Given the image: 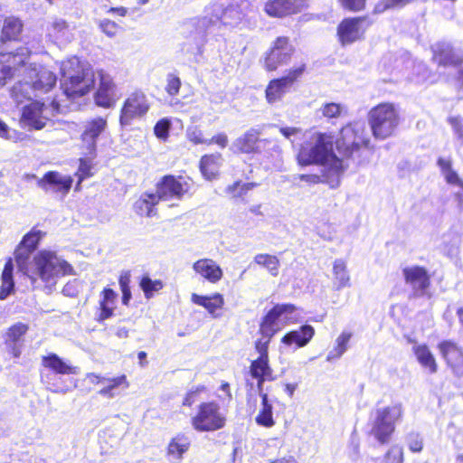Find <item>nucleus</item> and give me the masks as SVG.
Wrapping results in <instances>:
<instances>
[{"mask_svg": "<svg viewBox=\"0 0 463 463\" xmlns=\"http://www.w3.org/2000/svg\"><path fill=\"white\" fill-rule=\"evenodd\" d=\"M18 269L31 281L33 288L52 287L59 277L70 274L71 266L54 251L40 250L32 260L18 265Z\"/></svg>", "mask_w": 463, "mask_h": 463, "instance_id": "f257e3e1", "label": "nucleus"}, {"mask_svg": "<svg viewBox=\"0 0 463 463\" xmlns=\"http://www.w3.org/2000/svg\"><path fill=\"white\" fill-rule=\"evenodd\" d=\"M61 84L63 93L69 99H76L89 93L95 84V73L92 68L81 62L77 57H71L61 62Z\"/></svg>", "mask_w": 463, "mask_h": 463, "instance_id": "f03ea898", "label": "nucleus"}, {"mask_svg": "<svg viewBox=\"0 0 463 463\" xmlns=\"http://www.w3.org/2000/svg\"><path fill=\"white\" fill-rule=\"evenodd\" d=\"M298 159L300 165H324L325 168L335 170V161L344 163L333 152V137L326 133L316 132L302 145Z\"/></svg>", "mask_w": 463, "mask_h": 463, "instance_id": "7ed1b4c3", "label": "nucleus"}, {"mask_svg": "<svg viewBox=\"0 0 463 463\" xmlns=\"http://www.w3.org/2000/svg\"><path fill=\"white\" fill-rule=\"evenodd\" d=\"M28 80L20 81L12 88V97L17 103L24 99H31L52 90L57 81L56 75L43 66L26 68Z\"/></svg>", "mask_w": 463, "mask_h": 463, "instance_id": "20e7f679", "label": "nucleus"}, {"mask_svg": "<svg viewBox=\"0 0 463 463\" xmlns=\"http://www.w3.org/2000/svg\"><path fill=\"white\" fill-rule=\"evenodd\" d=\"M399 109L389 102L381 103L368 113V122L373 137L385 139L392 136L400 124Z\"/></svg>", "mask_w": 463, "mask_h": 463, "instance_id": "39448f33", "label": "nucleus"}, {"mask_svg": "<svg viewBox=\"0 0 463 463\" xmlns=\"http://www.w3.org/2000/svg\"><path fill=\"white\" fill-rule=\"evenodd\" d=\"M401 402L380 407L374 411L371 434L382 444L386 443L395 430V423L402 417Z\"/></svg>", "mask_w": 463, "mask_h": 463, "instance_id": "423d86ee", "label": "nucleus"}, {"mask_svg": "<svg viewBox=\"0 0 463 463\" xmlns=\"http://www.w3.org/2000/svg\"><path fill=\"white\" fill-rule=\"evenodd\" d=\"M369 135L364 121H354L343 127L336 139V148L345 157H351L361 146H367Z\"/></svg>", "mask_w": 463, "mask_h": 463, "instance_id": "0eeeda50", "label": "nucleus"}, {"mask_svg": "<svg viewBox=\"0 0 463 463\" xmlns=\"http://www.w3.org/2000/svg\"><path fill=\"white\" fill-rule=\"evenodd\" d=\"M59 112L60 104L55 99L48 103L38 100L32 101L23 108L21 123L29 128L40 130Z\"/></svg>", "mask_w": 463, "mask_h": 463, "instance_id": "6e6552de", "label": "nucleus"}, {"mask_svg": "<svg viewBox=\"0 0 463 463\" xmlns=\"http://www.w3.org/2000/svg\"><path fill=\"white\" fill-rule=\"evenodd\" d=\"M225 417L221 413L215 402H203L199 406L197 414L192 418L191 423L200 432L214 431L224 427Z\"/></svg>", "mask_w": 463, "mask_h": 463, "instance_id": "1a4fd4ad", "label": "nucleus"}, {"mask_svg": "<svg viewBox=\"0 0 463 463\" xmlns=\"http://www.w3.org/2000/svg\"><path fill=\"white\" fill-rule=\"evenodd\" d=\"M146 96L141 91L131 93L124 101L120 111V125L129 126L133 120L143 118L149 110Z\"/></svg>", "mask_w": 463, "mask_h": 463, "instance_id": "9d476101", "label": "nucleus"}, {"mask_svg": "<svg viewBox=\"0 0 463 463\" xmlns=\"http://www.w3.org/2000/svg\"><path fill=\"white\" fill-rule=\"evenodd\" d=\"M208 15L212 24L221 23L223 25L235 26L242 20L244 14L238 5L220 1L212 5Z\"/></svg>", "mask_w": 463, "mask_h": 463, "instance_id": "9b49d317", "label": "nucleus"}, {"mask_svg": "<svg viewBox=\"0 0 463 463\" xmlns=\"http://www.w3.org/2000/svg\"><path fill=\"white\" fill-rule=\"evenodd\" d=\"M305 65L290 69L286 75L269 81L266 88V99L269 104L279 101L294 82L302 76Z\"/></svg>", "mask_w": 463, "mask_h": 463, "instance_id": "f8f14e48", "label": "nucleus"}, {"mask_svg": "<svg viewBox=\"0 0 463 463\" xmlns=\"http://www.w3.org/2000/svg\"><path fill=\"white\" fill-rule=\"evenodd\" d=\"M294 52L295 48L288 37H278L273 42L270 50L266 53L265 68L268 71L277 70L279 66L287 64Z\"/></svg>", "mask_w": 463, "mask_h": 463, "instance_id": "ddd939ff", "label": "nucleus"}, {"mask_svg": "<svg viewBox=\"0 0 463 463\" xmlns=\"http://www.w3.org/2000/svg\"><path fill=\"white\" fill-rule=\"evenodd\" d=\"M432 61L439 68L456 69L463 63V52L446 42H439L431 46Z\"/></svg>", "mask_w": 463, "mask_h": 463, "instance_id": "4468645a", "label": "nucleus"}, {"mask_svg": "<svg viewBox=\"0 0 463 463\" xmlns=\"http://www.w3.org/2000/svg\"><path fill=\"white\" fill-rule=\"evenodd\" d=\"M190 187V184L184 178L168 175L157 184L156 194L159 201L181 200Z\"/></svg>", "mask_w": 463, "mask_h": 463, "instance_id": "2eb2a0df", "label": "nucleus"}, {"mask_svg": "<svg viewBox=\"0 0 463 463\" xmlns=\"http://www.w3.org/2000/svg\"><path fill=\"white\" fill-rule=\"evenodd\" d=\"M72 178L56 171L47 172L42 178L37 179V185L45 193L66 195L71 190Z\"/></svg>", "mask_w": 463, "mask_h": 463, "instance_id": "dca6fc26", "label": "nucleus"}, {"mask_svg": "<svg viewBox=\"0 0 463 463\" xmlns=\"http://www.w3.org/2000/svg\"><path fill=\"white\" fill-rule=\"evenodd\" d=\"M367 27L364 17L349 18L339 24L337 33L343 44H349L359 40Z\"/></svg>", "mask_w": 463, "mask_h": 463, "instance_id": "f3484780", "label": "nucleus"}, {"mask_svg": "<svg viewBox=\"0 0 463 463\" xmlns=\"http://www.w3.org/2000/svg\"><path fill=\"white\" fill-rule=\"evenodd\" d=\"M296 307L292 304H278L271 308L260 323V332L263 336L272 337L279 330V318L284 314H291Z\"/></svg>", "mask_w": 463, "mask_h": 463, "instance_id": "a211bd4d", "label": "nucleus"}, {"mask_svg": "<svg viewBox=\"0 0 463 463\" xmlns=\"http://www.w3.org/2000/svg\"><path fill=\"white\" fill-rule=\"evenodd\" d=\"M98 78L99 82L94 96L95 103L99 107L111 108L116 102V86L112 78L102 71H98Z\"/></svg>", "mask_w": 463, "mask_h": 463, "instance_id": "6ab92c4d", "label": "nucleus"}, {"mask_svg": "<svg viewBox=\"0 0 463 463\" xmlns=\"http://www.w3.org/2000/svg\"><path fill=\"white\" fill-rule=\"evenodd\" d=\"M44 235L45 232L33 228L23 237L14 251L17 266L29 260L31 254L36 250Z\"/></svg>", "mask_w": 463, "mask_h": 463, "instance_id": "aec40b11", "label": "nucleus"}, {"mask_svg": "<svg viewBox=\"0 0 463 463\" xmlns=\"http://www.w3.org/2000/svg\"><path fill=\"white\" fill-rule=\"evenodd\" d=\"M261 132L258 128H251L237 137L232 144L230 149L233 153L257 154L260 153V143Z\"/></svg>", "mask_w": 463, "mask_h": 463, "instance_id": "412c9836", "label": "nucleus"}, {"mask_svg": "<svg viewBox=\"0 0 463 463\" xmlns=\"http://www.w3.org/2000/svg\"><path fill=\"white\" fill-rule=\"evenodd\" d=\"M75 26L67 23L64 19L52 18L47 27L48 36L55 43L65 44L74 38Z\"/></svg>", "mask_w": 463, "mask_h": 463, "instance_id": "4be33fe9", "label": "nucleus"}, {"mask_svg": "<svg viewBox=\"0 0 463 463\" xmlns=\"http://www.w3.org/2000/svg\"><path fill=\"white\" fill-rule=\"evenodd\" d=\"M442 356L447 361L457 377L463 376V353L458 345L450 341H444L439 345Z\"/></svg>", "mask_w": 463, "mask_h": 463, "instance_id": "5701e85b", "label": "nucleus"}, {"mask_svg": "<svg viewBox=\"0 0 463 463\" xmlns=\"http://www.w3.org/2000/svg\"><path fill=\"white\" fill-rule=\"evenodd\" d=\"M303 5L304 0H269L264 11L271 17H283L299 12Z\"/></svg>", "mask_w": 463, "mask_h": 463, "instance_id": "b1692460", "label": "nucleus"}, {"mask_svg": "<svg viewBox=\"0 0 463 463\" xmlns=\"http://www.w3.org/2000/svg\"><path fill=\"white\" fill-rule=\"evenodd\" d=\"M107 121L102 118H97L88 122L81 135L82 142L86 147V156H92L96 150V139L104 131Z\"/></svg>", "mask_w": 463, "mask_h": 463, "instance_id": "393cba45", "label": "nucleus"}, {"mask_svg": "<svg viewBox=\"0 0 463 463\" xmlns=\"http://www.w3.org/2000/svg\"><path fill=\"white\" fill-rule=\"evenodd\" d=\"M403 275L406 283L412 287L416 296L420 297L425 294L430 286V279L423 268L418 266L405 268Z\"/></svg>", "mask_w": 463, "mask_h": 463, "instance_id": "a878e982", "label": "nucleus"}, {"mask_svg": "<svg viewBox=\"0 0 463 463\" xmlns=\"http://www.w3.org/2000/svg\"><path fill=\"white\" fill-rule=\"evenodd\" d=\"M345 169V165L337 161H335V170L327 169L323 172L321 175H300L298 176L300 181L308 184L326 183L331 188H336L340 184V177Z\"/></svg>", "mask_w": 463, "mask_h": 463, "instance_id": "bb28decb", "label": "nucleus"}, {"mask_svg": "<svg viewBox=\"0 0 463 463\" xmlns=\"http://www.w3.org/2000/svg\"><path fill=\"white\" fill-rule=\"evenodd\" d=\"M193 303L203 307L213 318H218L221 317L219 310L222 309L224 306L223 296L220 293H214L210 296H201L196 293H193L191 296Z\"/></svg>", "mask_w": 463, "mask_h": 463, "instance_id": "cd10ccee", "label": "nucleus"}, {"mask_svg": "<svg viewBox=\"0 0 463 463\" xmlns=\"http://www.w3.org/2000/svg\"><path fill=\"white\" fill-rule=\"evenodd\" d=\"M193 269L211 283H216L222 278V269L212 259H201L193 265Z\"/></svg>", "mask_w": 463, "mask_h": 463, "instance_id": "c85d7f7f", "label": "nucleus"}, {"mask_svg": "<svg viewBox=\"0 0 463 463\" xmlns=\"http://www.w3.org/2000/svg\"><path fill=\"white\" fill-rule=\"evenodd\" d=\"M251 376L258 380L257 388L259 392H263V383L265 381H274L273 370L269 364V359L257 358L251 362L250 367Z\"/></svg>", "mask_w": 463, "mask_h": 463, "instance_id": "c756f323", "label": "nucleus"}, {"mask_svg": "<svg viewBox=\"0 0 463 463\" xmlns=\"http://www.w3.org/2000/svg\"><path fill=\"white\" fill-rule=\"evenodd\" d=\"M314 334V327L309 325H305L300 326L298 330H293L286 334L282 338V342L286 345L296 344L298 347H303L309 343Z\"/></svg>", "mask_w": 463, "mask_h": 463, "instance_id": "7c9ffc66", "label": "nucleus"}, {"mask_svg": "<svg viewBox=\"0 0 463 463\" xmlns=\"http://www.w3.org/2000/svg\"><path fill=\"white\" fill-rule=\"evenodd\" d=\"M222 163V155L219 153L205 155L200 160V169L207 180L215 179Z\"/></svg>", "mask_w": 463, "mask_h": 463, "instance_id": "2f4dec72", "label": "nucleus"}, {"mask_svg": "<svg viewBox=\"0 0 463 463\" xmlns=\"http://www.w3.org/2000/svg\"><path fill=\"white\" fill-rule=\"evenodd\" d=\"M27 326L22 323H18L10 327L7 332L5 344L10 353L14 357H19L21 354L20 341L22 336L26 333Z\"/></svg>", "mask_w": 463, "mask_h": 463, "instance_id": "473e14b6", "label": "nucleus"}, {"mask_svg": "<svg viewBox=\"0 0 463 463\" xmlns=\"http://www.w3.org/2000/svg\"><path fill=\"white\" fill-rule=\"evenodd\" d=\"M13 61L7 60L9 64H5L0 61V87L4 86L7 79H10L14 71L18 70L16 65L22 66L25 64L26 56L24 52V49H21L20 53L14 54L12 56Z\"/></svg>", "mask_w": 463, "mask_h": 463, "instance_id": "72a5a7b5", "label": "nucleus"}, {"mask_svg": "<svg viewBox=\"0 0 463 463\" xmlns=\"http://www.w3.org/2000/svg\"><path fill=\"white\" fill-rule=\"evenodd\" d=\"M190 439L184 433H178L169 442L167 446V454L175 459L181 460L184 454L190 448Z\"/></svg>", "mask_w": 463, "mask_h": 463, "instance_id": "f704fd0d", "label": "nucleus"}, {"mask_svg": "<svg viewBox=\"0 0 463 463\" xmlns=\"http://www.w3.org/2000/svg\"><path fill=\"white\" fill-rule=\"evenodd\" d=\"M43 365L60 374L78 373L77 367L66 364L56 354H51L47 356H43Z\"/></svg>", "mask_w": 463, "mask_h": 463, "instance_id": "c9c22d12", "label": "nucleus"}, {"mask_svg": "<svg viewBox=\"0 0 463 463\" xmlns=\"http://www.w3.org/2000/svg\"><path fill=\"white\" fill-rule=\"evenodd\" d=\"M334 287L336 290L350 287V275L346 263L342 259H337L333 264Z\"/></svg>", "mask_w": 463, "mask_h": 463, "instance_id": "e433bc0d", "label": "nucleus"}, {"mask_svg": "<svg viewBox=\"0 0 463 463\" xmlns=\"http://www.w3.org/2000/svg\"><path fill=\"white\" fill-rule=\"evenodd\" d=\"M117 293L111 288H104L102 298L99 300L100 313L98 321L106 320L113 316L114 305L117 298Z\"/></svg>", "mask_w": 463, "mask_h": 463, "instance_id": "4c0bfd02", "label": "nucleus"}, {"mask_svg": "<svg viewBox=\"0 0 463 463\" xmlns=\"http://www.w3.org/2000/svg\"><path fill=\"white\" fill-rule=\"evenodd\" d=\"M261 398V409L257 415L255 420L258 425L263 426L266 428H270L274 426L275 421L273 420V406L269 401L268 394L266 392H259Z\"/></svg>", "mask_w": 463, "mask_h": 463, "instance_id": "58836bf2", "label": "nucleus"}, {"mask_svg": "<svg viewBox=\"0 0 463 463\" xmlns=\"http://www.w3.org/2000/svg\"><path fill=\"white\" fill-rule=\"evenodd\" d=\"M158 202L156 194H145L135 203L134 208L137 214L151 217L156 214L154 207Z\"/></svg>", "mask_w": 463, "mask_h": 463, "instance_id": "ea45409f", "label": "nucleus"}, {"mask_svg": "<svg viewBox=\"0 0 463 463\" xmlns=\"http://www.w3.org/2000/svg\"><path fill=\"white\" fill-rule=\"evenodd\" d=\"M413 350L418 362L428 369L430 373H435L438 366L430 349L426 345H416L413 347Z\"/></svg>", "mask_w": 463, "mask_h": 463, "instance_id": "a19ab883", "label": "nucleus"}, {"mask_svg": "<svg viewBox=\"0 0 463 463\" xmlns=\"http://www.w3.org/2000/svg\"><path fill=\"white\" fill-rule=\"evenodd\" d=\"M14 265L11 260H9L4 268L2 272L1 279L2 285L0 288V299H5L13 291L14 282L13 279Z\"/></svg>", "mask_w": 463, "mask_h": 463, "instance_id": "79ce46f5", "label": "nucleus"}, {"mask_svg": "<svg viewBox=\"0 0 463 463\" xmlns=\"http://www.w3.org/2000/svg\"><path fill=\"white\" fill-rule=\"evenodd\" d=\"M253 262L265 268L271 276L277 277L279 275L280 262L276 256L267 253H260L254 257Z\"/></svg>", "mask_w": 463, "mask_h": 463, "instance_id": "37998d69", "label": "nucleus"}, {"mask_svg": "<svg viewBox=\"0 0 463 463\" xmlns=\"http://www.w3.org/2000/svg\"><path fill=\"white\" fill-rule=\"evenodd\" d=\"M438 165L440 168L441 174L446 182L449 184L463 186V180L459 178L458 173L452 169L451 161L439 157L438 159Z\"/></svg>", "mask_w": 463, "mask_h": 463, "instance_id": "c03bdc74", "label": "nucleus"}, {"mask_svg": "<svg viewBox=\"0 0 463 463\" xmlns=\"http://www.w3.org/2000/svg\"><path fill=\"white\" fill-rule=\"evenodd\" d=\"M22 26L19 19L6 18L2 30L1 42L15 40L21 33Z\"/></svg>", "mask_w": 463, "mask_h": 463, "instance_id": "a18cd8bd", "label": "nucleus"}, {"mask_svg": "<svg viewBox=\"0 0 463 463\" xmlns=\"http://www.w3.org/2000/svg\"><path fill=\"white\" fill-rule=\"evenodd\" d=\"M352 337V334L349 332H343L336 339V347L330 351L327 355V360L331 361L337 359L346 351L347 344Z\"/></svg>", "mask_w": 463, "mask_h": 463, "instance_id": "49530a36", "label": "nucleus"}, {"mask_svg": "<svg viewBox=\"0 0 463 463\" xmlns=\"http://www.w3.org/2000/svg\"><path fill=\"white\" fill-rule=\"evenodd\" d=\"M344 107L339 103L329 102L323 104L318 112L326 118H335L341 116Z\"/></svg>", "mask_w": 463, "mask_h": 463, "instance_id": "de8ad7c7", "label": "nucleus"}, {"mask_svg": "<svg viewBox=\"0 0 463 463\" xmlns=\"http://www.w3.org/2000/svg\"><path fill=\"white\" fill-rule=\"evenodd\" d=\"M186 138L194 145H201L207 143V138H204L203 131L198 126H190L185 131Z\"/></svg>", "mask_w": 463, "mask_h": 463, "instance_id": "09e8293b", "label": "nucleus"}, {"mask_svg": "<svg viewBox=\"0 0 463 463\" xmlns=\"http://www.w3.org/2000/svg\"><path fill=\"white\" fill-rule=\"evenodd\" d=\"M140 287L145 292L146 298H150L155 291H158L163 288L160 280H152L149 277H144L141 279Z\"/></svg>", "mask_w": 463, "mask_h": 463, "instance_id": "8fccbe9b", "label": "nucleus"}, {"mask_svg": "<svg viewBox=\"0 0 463 463\" xmlns=\"http://www.w3.org/2000/svg\"><path fill=\"white\" fill-rule=\"evenodd\" d=\"M384 463H403V449L398 445L392 446L384 456Z\"/></svg>", "mask_w": 463, "mask_h": 463, "instance_id": "3c124183", "label": "nucleus"}, {"mask_svg": "<svg viewBox=\"0 0 463 463\" xmlns=\"http://www.w3.org/2000/svg\"><path fill=\"white\" fill-rule=\"evenodd\" d=\"M170 126V120L167 118L159 120L154 128L155 135L160 139H166L168 137Z\"/></svg>", "mask_w": 463, "mask_h": 463, "instance_id": "603ef678", "label": "nucleus"}, {"mask_svg": "<svg viewBox=\"0 0 463 463\" xmlns=\"http://www.w3.org/2000/svg\"><path fill=\"white\" fill-rule=\"evenodd\" d=\"M166 81V92L171 96L177 95L181 88V80L179 79V77H177L175 74H168Z\"/></svg>", "mask_w": 463, "mask_h": 463, "instance_id": "864d4df0", "label": "nucleus"}, {"mask_svg": "<svg viewBox=\"0 0 463 463\" xmlns=\"http://www.w3.org/2000/svg\"><path fill=\"white\" fill-rule=\"evenodd\" d=\"M102 383L112 392H115V390L120 385H124L125 388L128 387L126 375H121L116 378H102Z\"/></svg>", "mask_w": 463, "mask_h": 463, "instance_id": "5fc2aeb1", "label": "nucleus"}, {"mask_svg": "<svg viewBox=\"0 0 463 463\" xmlns=\"http://www.w3.org/2000/svg\"><path fill=\"white\" fill-rule=\"evenodd\" d=\"M407 445L412 452H420L422 449V439L419 433L411 432L407 436Z\"/></svg>", "mask_w": 463, "mask_h": 463, "instance_id": "6e6d98bb", "label": "nucleus"}, {"mask_svg": "<svg viewBox=\"0 0 463 463\" xmlns=\"http://www.w3.org/2000/svg\"><path fill=\"white\" fill-rule=\"evenodd\" d=\"M99 27L109 37L115 36L120 29L115 22L107 19L100 22Z\"/></svg>", "mask_w": 463, "mask_h": 463, "instance_id": "4d7b16f0", "label": "nucleus"}, {"mask_svg": "<svg viewBox=\"0 0 463 463\" xmlns=\"http://www.w3.org/2000/svg\"><path fill=\"white\" fill-rule=\"evenodd\" d=\"M271 338L272 337L262 335V337L256 342L255 348L257 352L260 354V356L258 358L269 359L268 346Z\"/></svg>", "mask_w": 463, "mask_h": 463, "instance_id": "13d9d810", "label": "nucleus"}, {"mask_svg": "<svg viewBox=\"0 0 463 463\" xmlns=\"http://www.w3.org/2000/svg\"><path fill=\"white\" fill-rule=\"evenodd\" d=\"M250 184H241L239 182H236L227 187V192L233 194L234 197H239L246 193L250 188Z\"/></svg>", "mask_w": 463, "mask_h": 463, "instance_id": "bf43d9fd", "label": "nucleus"}, {"mask_svg": "<svg viewBox=\"0 0 463 463\" xmlns=\"http://www.w3.org/2000/svg\"><path fill=\"white\" fill-rule=\"evenodd\" d=\"M341 5L352 11H360L364 7L365 0H339Z\"/></svg>", "mask_w": 463, "mask_h": 463, "instance_id": "052dcab7", "label": "nucleus"}, {"mask_svg": "<svg viewBox=\"0 0 463 463\" xmlns=\"http://www.w3.org/2000/svg\"><path fill=\"white\" fill-rule=\"evenodd\" d=\"M212 144L218 145L221 148L226 147L228 145V137L225 133H219L215 136H213L212 138H207L206 145L210 146Z\"/></svg>", "mask_w": 463, "mask_h": 463, "instance_id": "680f3d73", "label": "nucleus"}, {"mask_svg": "<svg viewBox=\"0 0 463 463\" xmlns=\"http://www.w3.org/2000/svg\"><path fill=\"white\" fill-rule=\"evenodd\" d=\"M203 390H204L203 387H197L195 390H191L184 399L183 405L191 406L192 404H194L196 401L198 393Z\"/></svg>", "mask_w": 463, "mask_h": 463, "instance_id": "e2e57ef3", "label": "nucleus"}, {"mask_svg": "<svg viewBox=\"0 0 463 463\" xmlns=\"http://www.w3.org/2000/svg\"><path fill=\"white\" fill-rule=\"evenodd\" d=\"M279 132L288 140L293 142L292 137H296L301 132V129L295 127H282L279 128Z\"/></svg>", "mask_w": 463, "mask_h": 463, "instance_id": "0e129e2a", "label": "nucleus"}, {"mask_svg": "<svg viewBox=\"0 0 463 463\" xmlns=\"http://www.w3.org/2000/svg\"><path fill=\"white\" fill-rule=\"evenodd\" d=\"M12 133H14V130H12L1 118H0V137L5 139H11L13 137Z\"/></svg>", "mask_w": 463, "mask_h": 463, "instance_id": "69168bd1", "label": "nucleus"}, {"mask_svg": "<svg viewBox=\"0 0 463 463\" xmlns=\"http://www.w3.org/2000/svg\"><path fill=\"white\" fill-rule=\"evenodd\" d=\"M129 283H130V273H129V271L122 272L120 277H119V285H120L121 290L130 289Z\"/></svg>", "mask_w": 463, "mask_h": 463, "instance_id": "338daca9", "label": "nucleus"}, {"mask_svg": "<svg viewBox=\"0 0 463 463\" xmlns=\"http://www.w3.org/2000/svg\"><path fill=\"white\" fill-rule=\"evenodd\" d=\"M79 171L81 172V175H84V176L90 175V167H89L87 162L85 160H83V159H80V164Z\"/></svg>", "mask_w": 463, "mask_h": 463, "instance_id": "774afa93", "label": "nucleus"}]
</instances>
